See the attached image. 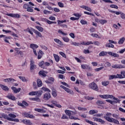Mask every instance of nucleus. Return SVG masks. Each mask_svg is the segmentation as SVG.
<instances>
[{
	"mask_svg": "<svg viewBox=\"0 0 125 125\" xmlns=\"http://www.w3.org/2000/svg\"><path fill=\"white\" fill-rule=\"evenodd\" d=\"M104 118L105 119V120H106V121L109 123H113V124H116V125H120V122H119V121L114 118H111L109 117L106 116H104Z\"/></svg>",
	"mask_w": 125,
	"mask_h": 125,
	"instance_id": "nucleus-1",
	"label": "nucleus"
},
{
	"mask_svg": "<svg viewBox=\"0 0 125 125\" xmlns=\"http://www.w3.org/2000/svg\"><path fill=\"white\" fill-rule=\"evenodd\" d=\"M89 87L93 90L95 91H98V86L95 83L93 82L89 84Z\"/></svg>",
	"mask_w": 125,
	"mask_h": 125,
	"instance_id": "nucleus-2",
	"label": "nucleus"
},
{
	"mask_svg": "<svg viewBox=\"0 0 125 125\" xmlns=\"http://www.w3.org/2000/svg\"><path fill=\"white\" fill-rule=\"evenodd\" d=\"M30 47L33 49L35 55L37 56L38 55V54L37 53V51L36 50V49L39 48V46L36 44H31Z\"/></svg>",
	"mask_w": 125,
	"mask_h": 125,
	"instance_id": "nucleus-3",
	"label": "nucleus"
},
{
	"mask_svg": "<svg viewBox=\"0 0 125 125\" xmlns=\"http://www.w3.org/2000/svg\"><path fill=\"white\" fill-rule=\"evenodd\" d=\"M58 25H60L61 27H62V28H68V25L66 24H63L62 23H66L67 22V21L64 20V21H60L58 20L57 21Z\"/></svg>",
	"mask_w": 125,
	"mask_h": 125,
	"instance_id": "nucleus-4",
	"label": "nucleus"
},
{
	"mask_svg": "<svg viewBox=\"0 0 125 125\" xmlns=\"http://www.w3.org/2000/svg\"><path fill=\"white\" fill-rule=\"evenodd\" d=\"M51 98V95H50V93H46L43 94V99L45 101H47L48 100H49Z\"/></svg>",
	"mask_w": 125,
	"mask_h": 125,
	"instance_id": "nucleus-5",
	"label": "nucleus"
},
{
	"mask_svg": "<svg viewBox=\"0 0 125 125\" xmlns=\"http://www.w3.org/2000/svg\"><path fill=\"white\" fill-rule=\"evenodd\" d=\"M1 38H3V39H4V41L5 42H7V43H9L8 40H11V37H7L3 35H0V39Z\"/></svg>",
	"mask_w": 125,
	"mask_h": 125,
	"instance_id": "nucleus-6",
	"label": "nucleus"
},
{
	"mask_svg": "<svg viewBox=\"0 0 125 125\" xmlns=\"http://www.w3.org/2000/svg\"><path fill=\"white\" fill-rule=\"evenodd\" d=\"M36 65H35V62L33 59L30 60V70L34 71V69H36Z\"/></svg>",
	"mask_w": 125,
	"mask_h": 125,
	"instance_id": "nucleus-7",
	"label": "nucleus"
},
{
	"mask_svg": "<svg viewBox=\"0 0 125 125\" xmlns=\"http://www.w3.org/2000/svg\"><path fill=\"white\" fill-rule=\"evenodd\" d=\"M94 119V121L95 122H98L99 123H101V124L104 125L105 124V121L102 120V119H99L96 117L93 118Z\"/></svg>",
	"mask_w": 125,
	"mask_h": 125,
	"instance_id": "nucleus-8",
	"label": "nucleus"
},
{
	"mask_svg": "<svg viewBox=\"0 0 125 125\" xmlns=\"http://www.w3.org/2000/svg\"><path fill=\"white\" fill-rule=\"evenodd\" d=\"M7 16H10V17H13L14 18H20V15L18 14H7Z\"/></svg>",
	"mask_w": 125,
	"mask_h": 125,
	"instance_id": "nucleus-9",
	"label": "nucleus"
},
{
	"mask_svg": "<svg viewBox=\"0 0 125 125\" xmlns=\"http://www.w3.org/2000/svg\"><path fill=\"white\" fill-rule=\"evenodd\" d=\"M23 116H24L25 118H29V119H34L35 118V116L27 113L26 112L23 113Z\"/></svg>",
	"mask_w": 125,
	"mask_h": 125,
	"instance_id": "nucleus-10",
	"label": "nucleus"
},
{
	"mask_svg": "<svg viewBox=\"0 0 125 125\" xmlns=\"http://www.w3.org/2000/svg\"><path fill=\"white\" fill-rule=\"evenodd\" d=\"M108 54H109V55H111V56H113V57H116L117 58H119V57H120V56L119 55V54L117 53H113L112 52H108Z\"/></svg>",
	"mask_w": 125,
	"mask_h": 125,
	"instance_id": "nucleus-11",
	"label": "nucleus"
},
{
	"mask_svg": "<svg viewBox=\"0 0 125 125\" xmlns=\"http://www.w3.org/2000/svg\"><path fill=\"white\" fill-rule=\"evenodd\" d=\"M118 75V79H124L125 78V71H121V74Z\"/></svg>",
	"mask_w": 125,
	"mask_h": 125,
	"instance_id": "nucleus-12",
	"label": "nucleus"
},
{
	"mask_svg": "<svg viewBox=\"0 0 125 125\" xmlns=\"http://www.w3.org/2000/svg\"><path fill=\"white\" fill-rule=\"evenodd\" d=\"M4 82L5 83H13L15 80L13 78H7L4 79Z\"/></svg>",
	"mask_w": 125,
	"mask_h": 125,
	"instance_id": "nucleus-13",
	"label": "nucleus"
},
{
	"mask_svg": "<svg viewBox=\"0 0 125 125\" xmlns=\"http://www.w3.org/2000/svg\"><path fill=\"white\" fill-rule=\"evenodd\" d=\"M31 29H32V31L34 32V33H35V34H36V35H37V36H38L40 38H42V33H41L40 32L38 31V30H36L33 28H31Z\"/></svg>",
	"mask_w": 125,
	"mask_h": 125,
	"instance_id": "nucleus-14",
	"label": "nucleus"
},
{
	"mask_svg": "<svg viewBox=\"0 0 125 125\" xmlns=\"http://www.w3.org/2000/svg\"><path fill=\"white\" fill-rule=\"evenodd\" d=\"M22 122L25 125H31L32 122H31V121L29 120H23L22 121Z\"/></svg>",
	"mask_w": 125,
	"mask_h": 125,
	"instance_id": "nucleus-15",
	"label": "nucleus"
},
{
	"mask_svg": "<svg viewBox=\"0 0 125 125\" xmlns=\"http://www.w3.org/2000/svg\"><path fill=\"white\" fill-rule=\"evenodd\" d=\"M6 98H8V99H10L11 100H13V101H15V100H16L15 97L12 95L6 96Z\"/></svg>",
	"mask_w": 125,
	"mask_h": 125,
	"instance_id": "nucleus-16",
	"label": "nucleus"
},
{
	"mask_svg": "<svg viewBox=\"0 0 125 125\" xmlns=\"http://www.w3.org/2000/svg\"><path fill=\"white\" fill-rule=\"evenodd\" d=\"M34 110L36 111V112H38L39 113H45V110H44L43 109L35 108Z\"/></svg>",
	"mask_w": 125,
	"mask_h": 125,
	"instance_id": "nucleus-17",
	"label": "nucleus"
},
{
	"mask_svg": "<svg viewBox=\"0 0 125 125\" xmlns=\"http://www.w3.org/2000/svg\"><path fill=\"white\" fill-rule=\"evenodd\" d=\"M0 87L3 90H4L5 91H8V90H9V88L7 87V86H5L4 85H1Z\"/></svg>",
	"mask_w": 125,
	"mask_h": 125,
	"instance_id": "nucleus-18",
	"label": "nucleus"
},
{
	"mask_svg": "<svg viewBox=\"0 0 125 125\" xmlns=\"http://www.w3.org/2000/svg\"><path fill=\"white\" fill-rule=\"evenodd\" d=\"M65 91L67 92V93H69V94H71V95H73L74 94V92L73 91L71 90V89L68 88H65V89H64Z\"/></svg>",
	"mask_w": 125,
	"mask_h": 125,
	"instance_id": "nucleus-19",
	"label": "nucleus"
},
{
	"mask_svg": "<svg viewBox=\"0 0 125 125\" xmlns=\"http://www.w3.org/2000/svg\"><path fill=\"white\" fill-rule=\"evenodd\" d=\"M113 79H119L118 75L117 74V75H110L109 78V80H113Z\"/></svg>",
	"mask_w": 125,
	"mask_h": 125,
	"instance_id": "nucleus-20",
	"label": "nucleus"
},
{
	"mask_svg": "<svg viewBox=\"0 0 125 125\" xmlns=\"http://www.w3.org/2000/svg\"><path fill=\"white\" fill-rule=\"evenodd\" d=\"M54 57L55 58L56 62H58L59 61H60V57H59V56L56 54H54Z\"/></svg>",
	"mask_w": 125,
	"mask_h": 125,
	"instance_id": "nucleus-21",
	"label": "nucleus"
},
{
	"mask_svg": "<svg viewBox=\"0 0 125 125\" xmlns=\"http://www.w3.org/2000/svg\"><path fill=\"white\" fill-rule=\"evenodd\" d=\"M65 113L67 116H69V118L70 119V117H72V113L71 110H65Z\"/></svg>",
	"mask_w": 125,
	"mask_h": 125,
	"instance_id": "nucleus-22",
	"label": "nucleus"
},
{
	"mask_svg": "<svg viewBox=\"0 0 125 125\" xmlns=\"http://www.w3.org/2000/svg\"><path fill=\"white\" fill-rule=\"evenodd\" d=\"M37 85L38 87H41V86L42 85V80H41L40 79L37 80Z\"/></svg>",
	"mask_w": 125,
	"mask_h": 125,
	"instance_id": "nucleus-23",
	"label": "nucleus"
},
{
	"mask_svg": "<svg viewBox=\"0 0 125 125\" xmlns=\"http://www.w3.org/2000/svg\"><path fill=\"white\" fill-rule=\"evenodd\" d=\"M109 12H111V13H114L115 14H116V15H121L122 14V12H117V11H115L113 10H109Z\"/></svg>",
	"mask_w": 125,
	"mask_h": 125,
	"instance_id": "nucleus-24",
	"label": "nucleus"
},
{
	"mask_svg": "<svg viewBox=\"0 0 125 125\" xmlns=\"http://www.w3.org/2000/svg\"><path fill=\"white\" fill-rule=\"evenodd\" d=\"M85 121L88 124H89L90 125H97V124L93 122L92 121H90L88 120L87 119H85Z\"/></svg>",
	"mask_w": 125,
	"mask_h": 125,
	"instance_id": "nucleus-25",
	"label": "nucleus"
},
{
	"mask_svg": "<svg viewBox=\"0 0 125 125\" xmlns=\"http://www.w3.org/2000/svg\"><path fill=\"white\" fill-rule=\"evenodd\" d=\"M19 78L22 81V82H24L25 83H27L28 82V80L26 79V78L22 76H19Z\"/></svg>",
	"mask_w": 125,
	"mask_h": 125,
	"instance_id": "nucleus-26",
	"label": "nucleus"
},
{
	"mask_svg": "<svg viewBox=\"0 0 125 125\" xmlns=\"http://www.w3.org/2000/svg\"><path fill=\"white\" fill-rule=\"evenodd\" d=\"M42 90L36 91V95H37L38 97L42 96Z\"/></svg>",
	"mask_w": 125,
	"mask_h": 125,
	"instance_id": "nucleus-27",
	"label": "nucleus"
},
{
	"mask_svg": "<svg viewBox=\"0 0 125 125\" xmlns=\"http://www.w3.org/2000/svg\"><path fill=\"white\" fill-rule=\"evenodd\" d=\"M125 37H123L119 40V41H118V43L119 44H123V43H124V42H125Z\"/></svg>",
	"mask_w": 125,
	"mask_h": 125,
	"instance_id": "nucleus-28",
	"label": "nucleus"
},
{
	"mask_svg": "<svg viewBox=\"0 0 125 125\" xmlns=\"http://www.w3.org/2000/svg\"><path fill=\"white\" fill-rule=\"evenodd\" d=\"M52 95L53 97H56L57 96V91L55 89L53 90Z\"/></svg>",
	"mask_w": 125,
	"mask_h": 125,
	"instance_id": "nucleus-29",
	"label": "nucleus"
},
{
	"mask_svg": "<svg viewBox=\"0 0 125 125\" xmlns=\"http://www.w3.org/2000/svg\"><path fill=\"white\" fill-rule=\"evenodd\" d=\"M54 41L56 42H57V43H58L60 45H63V43H62V42L59 39H55Z\"/></svg>",
	"mask_w": 125,
	"mask_h": 125,
	"instance_id": "nucleus-30",
	"label": "nucleus"
},
{
	"mask_svg": "<svg viewBox=\"0 0 125 125\" xmlns=\"http://www.w3.org/2000/svg\"><path fill=\"white\" fill-rule=\"evenodd\" d=\"M34 7H30V6L27 8L26 11L28 12H34V9H33Z\"/></svg>",
	"mask_w": 125,
	"mask_h": 125,
	"instance_id": "nucleus-31",
	"label": "nucleus"
},
{
	"mask_svg": "<svg viewBox=\"0 0 125 125\" xmlns=\"http://www.w3.org/2000/svg\"><path fill=\"white\" fill-rule=\"evenodd\" d=\"M31 100L33 101H36V102H41V99L38 97L32 98H31Z\"/></svg>",
	"mask_w": 125,
	"mask_h": 125,
	"instance_id": "nucleus-32",
	"label": "nucleus"
},
{
	"mask_svg": "<svg viewBox=\"0 0 125 125\" xmlns=\"http://www.w3.org/2000/svg\"><path fill=\"white\" fill-rule=\"evenodd\" d=\"M35 27L39 32H43V28L42 26H36Z\"/></svg>",
	"mask_w": 125,
	"mask_h": 125,
	"instance_id": "nucleus-33",
	"label": "nucleus"
},
{
	"mask_svg": "<svg viewBox=\"0 0 125 125\" xmlns=\"http://www.w3.org/2000/svg\"><path fill=\"white\" fill-rule=\"evenodd\" d=\"M71 44H72V45H74L75 46H79V45H81V44L80 43H77V42H71Z\"/></svg>",
	"mask_w": 125,
	"mask_h": 125,
	"instance_id": "nucleus-34",
	"label": "nucleus"
},
{
	"mask_svg": "<svg viewBox=\"0 0 125 125\" xmlns=\"http://www.w3.org/2000/svg\"><path fill=\"white\" fill-rule=\"evenodd\" d=\"M98 112V111H95V110H92L89 111V114L90 115H93L94 114H97V113Z\"/></svg>",
	"mask_w": 125,
	"mask_h": 125,
	"instance_id": "nucleus-35",
	"label": "nucleus"
},
{
	"mask_svg": "<svg viewBox=\"0 0 125 125\" xmlns=\"http://www.w3.org/2000/svg\"><path fill=\"white\" fill-rule=\"evenodd\" d=\"M24 32H28L29 34L33 35H34V33L31 31V29L29 28H27L26 29L24 30Z\"/></svg>",
	"mask_w": 125,
	"mask_h": 125,
	"instance_id": "nucleus-36",
	"label": "nucleus"
},
{
	"mask_svg": "<svg viewBox=\"0 0 125 125\" xmlns=\"http://www.w3.org/2000/svg\"><path fill=\"white\" fill-rule=\"evenodd\" d=\"M106 47H111L112 48H114V45L113 44L110 43H107L105 44Z\"/></svg>",
	"mask_w": 125,
	"mask_h": 125,
	"instance_id": "nucleus-37",
	"label": "nucleus"
},
{
	"mask_svg": "<svg viewBox=\"0 0 125 125\" xmlns=\"http://www.w3.org/2000/svg\"><path fill=\"white\" fill-rule=\"evenodd\" d=\"M99 22H100L102 25H104V24H106V23H107V21L105 20H101L99 21Z\"/></svg>",
	"mask_w": 125,
	"mask_h": 125,
	"instance_id": "nucleus-38",
	"label": "nucleus"
},
{
	"mask_svg": "<svg viewBox=\"0 0 125 125\" xmlns=\"http://www.w3.org/2000/svg\"><path fill=\"white\" fill-rule=\"evenodd\" d=\"M62 39L63 40V41H64V42H70V39H69V38H67V37H62Z\"/></svg>",
	"mask_w": 125,
	"mask_h": 125,
	"instance_id": "nucleus-39",
	"label": "nucleus"
},
{
	"mask_svg": "<svg viewBox=\"0 0 125 125\" xmlns=\"http://www.w3.org/2000/svg\"><path fill=\"white\" fill-rule=\"evenodd\" d=\"M39 74L40 75V76H42V77H46V75L45 74V73L44 72H43V71H40L39 72Z\"/></svg>",
	"mask_w": 125,
	"mask_h": 125,
	"instance_id": "nucleus-40",
	"label": "nucleus"
},
{
	"mask_svg": "<svg viewBox=\"0 0 125 125\" xmlns=\"http://www.w3.org/2000/svg\"><path fill=\"white\" fill-rule=\"evenodd\" d=\"M107 54V53L105 51H102L99 54V56H105Z\"/></svg>",
	"mask_w": 125,
	"mask_h": 125,
	"instance_id": "nucleus-41",
	"label": "nucleus"
},
{
	"mask_svg": "<svg viewBox=\"0 0 125 125\" xmlns=\"http://www.w3.org/2000/svg\"><path fill=\"white\" fill-rule=\"evenodd\" d=\"M43 64H44V62H43V61H42L39 63V67H41V68H43V67H42V66H43Z\"/></svg>",
	"mask_w": 125,
	"mask_h": 125,
	"instance_id": "nucleus-42",
	"label": "nucleus"
},
{
	"mask_svg": "<svg viewBox=\"0 0 125 125\" xmlns=\"http://www.w3.org/2000/svg\"><path fill=\"white\" fill-rule=\"evenodd\" d=\"M102 84L103 85H104V86H106V85H108V84H109V82L108 81L103 82L102 83Z\"/></svg>",
	"mask_w": 125,
	"mask_h": 125,
	"instance_id": "nucleus-43",
	"label": "nucleus"
},
{
	"mask_svg": "<svg viewBox=\"0 0 125 125\" xmlns=\"http://www.w3.org/2000/svg\"><path fill=\"white\" fill-rule=\"evenodd\" d=\"M2 117L4 119H6L8 121V119H9V117H8V115L6 114H2Z\"/></svg>",
	"mask_w": 125,
	"mask_h": 125,
	"instance_id": "nucleus-44",
	"label": "nucleus"
},
{
	"mask_svg": "<svg viewBox=\"0 0 125 125\" xmlns=\"http://www.w3.org/2000/svg\"><path fill=\"white\" fill-rule=\"evenodd\" d=\"M106 102H108V103H110V104H112V105L115 104V102L111 100H106Z\"/></svg>",
	"mask_w": 125,
	"mask_h": 125,
	"instance_id": "nucleus-45",
	"label": "nucleus"
},
{
	"mask_svg": "<svg viewBox=\"0 0 125 125\" xmlns=\"http://www.w3.org/2000/svg\"><path fill=\"white\" fill-rule=\"evenodd\" d=\"M103 69H104V66L101 67H99V68H96L95 69V71L96 72H99V71H101V70H103Z\"/></svg>",
	"mask_w": 125,
	"mask_h": 125,
	"instance_id": "nucleus-46",
	"label": "nucleus"
},
{
	"mask_svg": "<svg viewBox=\"0 0 125 125\" xmlns=\"http://www.w3.org/2000/svg\"><path fill=\"white\" fill-rule=\"evenodd\" d=\"M58 33H59V34H62V35H63V36H67V33H64L61 30H58Z\"/></svg>",
	"mask_w": 125,
	"mask_h": 125,
	"instance_id": "nucleus-47",
	"label": "nucleus"
},
{
	"mask_svg": "<svg viewBox=\"0 0 125 125\" xmlns=\"http://www.w3.org/2000/svg\"><path fill=\"white\" fill-rule=\"evenodd\" d=\"M113 99L114 101H115L114 103H120V102L121 101V100H119V99L115 97H113Z\"/></svg>",
	"mask_w": 125,
	"mask_h": 125,
	"instance_id": "nucleus-48",
	"label": "nucleus"
},
{
	"mask_svg": "<svg viewBox=\"0 0 125 125\" xmlns=\"http://www.w3.org/2000/svg\"><path fill=\"white\" fill-rule=\"evenodd\" d=\"M30 6V5L28 4L25 3L23 5V8L25 9H27V8Z\"/></svg>",
	"mask_w": 125,
	"mask_h": 125,
	"instance_id": "nucleus-49",
	"label": "nucleus"
},
{
	"mask_svg": "<svg viewBox=\"0 0 125 125\" xmlns=\"http://www.w3.org/2000/svg\"><path fill=\"white\" fill-rule=\"evenodd\" d=\"M95 45H97V46H99L100 45V43L98 41H95L93 42Z\"/></svg>",
	"mask_w": 125,
	"mask_h": 125,
	"instance_id": "nucleus-50",
	"label": "nucleus"
},
{
	"mask_svg": "<svg viewBox=\"0 0 125 125\" xmlns=\"http://www.w3.org/2000/svg\"><path fill=\"white\" fill-rule=\"evenodd\" d=\"M42 90H44V91H47V92H50V90L47 88L45 87H42Z\"/></svg>",
	"mask_w": 125,
	"mask_h": 125,
	"instance_id": "nucleus-51",
	"label": "nucleus"
},
{
	"mask_svg": "<svg viewBox=\"0 0 125 125\" xmlns=\"http://www.w3.org/2000/svg\"><path fill=\"white\" fill-rule=\"evenodd\" d=\"M8 116L10 117V118H16V116L15 114H13L12 113L9 114Z\"/></svg>",
	"mask_w": 125,
	"mask_h": 125,
	"instance_id": "nucleus-52",
	"label": "nucleus"
},
{
	"mask_svg": "<svg viewBox=\"0 0 125 125\" xmlns=\"http://www.w3.org/2000/svg\"><path fill=\"white\" fill-rule=\"evenodd\" d=\"M110 7L111 8H115L116 9H118V8H119V7H118L116 5L114 4L111 5Z\"/></svg>",
	"mask_w": 125,
	"mask_h": 125,
	"instance_id": "nucleus-53",
	"label": "nucleus"
},
{
	"mask_svg": "<svg viewBox=\"0 0 125 125\" xmlns=\"http://www.w3.org/2000/svg\"><path fill=\"white\" fill-rule=\"evenodd\" d=\"M70 119L71 120H80V119H79L78 118L75 117H74L73 116H70Z\"/></svg>",
	"mask_w": 125,
	"mask_h": 125,
	"instance_id": "nucleus-54",
	"label": "nucleus"
},
{
	"mask_svg": "<svg viewBox=\"0 0 125 125\" xmlns=\"http://www.w3.org/2000/svg\"><path fill=\"white\" fill-rule=\"evenodd\" d=\"M43 13H44V14H51V12L48 11H47L46 10H44L43 11Z\"/></svg>",
	"mask_w": 125,
	"mask_h": 125,
	"instance_id": "nucleus-55",
	"label": "nucleus"
},
{
	"mask_svg": "<svg viewBox=\"0 0 125 125\" xmlns=\"http://www.w3.org/2000/svg\"><path fill=\"white\" fill-rule=\"evenodd\" d=\"M85 10H87V11H89L90 12H91L92 11L91 8L86 6V8H85Z\"/></svg>",
	"mask_w": 125,
	"mask_h": 125,
	"instance_id": "nucleus-56",
	"label": "nucleus"
},
{
	"mask_svg": "<svg viewBox=\"0 0 125 125\" xmlns=\"http://www.w3.org/2000/svg\"><path fill=\"white\" fill-rule=\"evenodd\" d=\"M85 98V99H87V100H93V99H94V97H89V96H87Z\"/></svg>",
	"mask_w": 125,
	"mask_h": 125,
	"instance_id": "nucleus-57",
	"label": "nucleus"
},
{
	"mask_svg": "<svg viewBox=\"0 0 125 125\" xmlns=\"http://www.w3.org/2000/svg\"><path fill=\"white\" fill-rule=\"evenodd\" d=\"M120 15H121V17L122 19H125V13L122 12Z\"/></svg>",
	"mask_w": 125,
	"mask_h": 125,
	"instance_id": "nucleus-58",
	"label": "nucleus"
},
{
	"mask_svg": "<svg viewBox=\"0 0 125 125\" xmlns=\"http://www.w3.org/2000/svg\"><path fill=\"white\" fill-rule=\"evenodd\" d=\"M29 95H36V91H32L29 93Z\"/></svg>",
	"mask_w": 125,
	"mask_h": 125,
	"instance_id": "nucleus-59",
	"label": "nucleus"
},
{
	"mask_svg": "<svg viewBox=\"0 0 125 125\" xmlns=\"http://www.w3.org/2000/svg\"><path fill=\"white\" fill-rule=\"evenodd\" d=\"M58 5L60 6V7H64V4H63L62 2H59Z\"/></svg>",
	"mask_w": 125,
	"mask_h": 125,
	"instance_id": "nucleus-60",
	"label": "nucleus"
},
{
	"mask_svg": "<svg viewBox=\"0 0 125 125\" xmlns=\"http://www.w3.org/2000/svg\"><path fill=\"white\" fill-rule=\"evenodd\" d=\"M70 20L72 21H75V20H79V18L71 17Z\"/></svg>",
	"mask_w": 125,
	"mask_h": 125,
	"instance_id": "nucleus-61",
	"label": "nucleus"
},
{
	"mask_svg": "<svg viewBox=\"0 0 125 125\" xmlns=\"http://www.w3.org/2000/svg\"><path fill=\"white\" fill-rule=\"evenodd\" d=\"M96 104H97V105H99V104H104V102L102 101H97Z\"/></svg>",
	"mask_w": 125,
	"mask_h": 125,
	"instance_id": "nucleus-62",
	"label": "nucleus"
},
{
	"mask_svg": "<svg viewBox=\"0 0 125 125\" xmlns=\"http://www.w3.org/2000/svg\"><path fill=\"white\" fill-rule=\"evenodd\" d=\"M60 54L61 55L62 57L66 58V54H65L63 52H60Z\"/></svg>",
	"mask_w": 125,
	"mask_h": 125,
	"instance_id": "nucleus-63",
	"label": "nucleus"
},
{
	"mask_svg": "<svg viewBox=\"0 0 125 125\" xmlns=\"http://www.w3.org/2000/svg\"><path fill=\"white\" fill-rule=\"evenodd\" d=\"M81 23L83 24V25H84L85 24L87 23V22H86V21L83 20H82L81 21Z\"/></svg>",
	"mask_w": 125,
	"mask_h": 125,
	"instance_id": "nucleus-64",
	"label": "nucleus"
}]
</instances>
